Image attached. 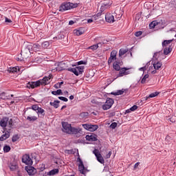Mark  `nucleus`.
<instances>
[{
	"instance_id": "dca6fc26",
	"label": "nucleus",
	"mask_w": 176,
	"mask_h": 176,
	"mask_svg": "<svg viewBox=\"0 0 176 176\" xmlns=\"http://www.w3.org/2000/svg\"><path fill=\"white\" fill-rule=\"evenodd\" d=\"M25 170L30 175H34V174L36 173V169H35L34 166H26Z\"/></svg>"
},
{
	"instance_id": "f03ea898",
	"label": "nucleus",
	"mask_w": 176,
	"mask_h": 176,
	"mask_svg": "<svg viewBox=\"0 0 176 176\" xmlns=\"http://www.w3.org/2000/svg\"><path fill=\"white\" fill-rule=\"evenodd\" d=\"M79 6L78 3L64 2L59 7V12H66V10H71Z\"/></svg>"
},
{
	"instance_id": "f3484780",
	"label": "nucleus",
	"mask_w": 176,
	"mask_h": 176,
	"mask_svg": "<svg viewBox=\"0 0 176 176\" xmlns=\"http://www.w3.org/2000/svg\"><path fill=\"white\" fill-rule=\"evenodd\" d=\"M87 141H89V142H93V141H97V135L93 133L89 135H87L85 136Z\"/></svg>"
},
{
	"instance_id": "a211bd4d",
	"label": "nucleus",
	"mask_w": 176,
	"mask_h": 176,
	"mask_svg": "<svg viewBox=\"0 0 176 176\" xmlns=\"http://www.w3.org/2000/svg\"><path fill=\"white\" fill-rule=\"evenodd\" d=\"M21 69V67L16 66V67L8 68V72L10 74H16L17 72H20Z\"/></svg>"
},
{
	"instance_id": "4c0bfd02",
	"label": "nucleus",
	"mask_w": 176,
	"mask_h": 176,
	"mask_svg": "<svg viewBox=\"0 0 176 176\" xmlns=\"http://www.w3.org/2000/svg\"><path fill=\"white\" fill-rule=\"evenodd\" d=\"M9 96H6L5 93H2L1 94H0V98H1V100H9Z\"/></svg>"
},
{
	"instance_id": "79ce46f5",
	"label": "nucleus",
	"mask_w": 176,
	"mask_h": 176,
	"mask_svg": "<svg viewBox=\"0 0 176 176\" xmlns=\"http://www.w3.org/2000/svg\"><path fill=\"white\" fill-rule=\"evenodd\" d=\"M58 65H61V63H54L55 67L52 69V71H60V68L57 67Z\"/></svg>"
},
{
	"instance_id": "2eb2a0df",
	"label": "nucleus",
	"mask_w": 176,
	"mask_h": 176,
	"mask_svg": "<svg viewBox=\"0 0 176 176\" xmlns=\"http://www.w3.org/2000/svg\"><path fill=\"white\" fill-rule=\"evenodd\" d=\"M9 167L11 170V171H15V170H17L19 168V165L17 164L16 160H13L10 163Z\"/></svg>"
},
{
	"instance_id": "393cba45",
	"label": "nucleus",
	"mask_w": 176,
	"mask_h": 176,
	"mask_svg": "<svg viewBox=\"0 0 176 176\" xmlns=\"http://www.w3.org/2000/svg\"><path fill=\"white\" fill-rule=\"evenodd\" d=\"M99 46H102V44H101V43H99L98 44H96V45L89 47L88 49H91V50H97V49H98Z\"/></svg>"
},
{
	"instance_id": "09e8293b",
	"label": "nucleus",
	"mask_w": 176,
	"mask_h": 176,
	"mask_svg": "<svg viewBox=\"0 0 176 176\" xmlns=\"http://www.w3.org/2000/svg\"><path fill=\"white\" fill-rule=\"evenodd\" d=\"M118 126V124L116 122H113L111 123V124L110 125V127L111 129H116V126Z\"/></svg>"
},
{
	"instance_id": "cd10ccee",
	"label": "nucleus",
	"mask_w": 176,
	"mask_h": 176,
	"mask_svg": "<svg viewBox=\"0 0 176 176\" xmlns=\"http://www.w3.org/2000/svg\"><path fill=\"white\" fill-rule=\"evenodd\" d=\"M173 41H174V39L164 41V42L162 43L163 47H164L165 46H168V45H170V43H171Z\"/></svg>"
},
{
	"instance_id": "052dcab7",
	"label": "nucleus",
	"mask_w": 176,
	"mask_h": 176,
	"mask_svg": "<svg viewBox=\"0 0 176 176\" xmlns=\"http://www.w3.org/2000/svg\"><path fill=\"white\" fill-rule=\"evenodd\" d=\"M6 23H12V20H10L8 18H6Z\"/></svg>"
},
{
	"instance_id": "58836bf2",
	"label": "nucleus",
	"mask_w": 176,
	"mask_h": 176,
	"mask_svg": "<svg viewBox=\"0 0 176 176\" xmlns=\"http://www.w3.org/2000/svg\"><path fill=\"white\" fill-rule=\"evenodd\" d=\"M48 46H50L48 41H45L42 43V47H43V49H47Z\"/></svg>"
},
{
	"instance_id": "864d4df0",
	"label": "nucleus",
	"mask_w": 176,
	"mask_h": 176,
	"mask_svg": "<svg viewBox=\"0 0 176 176\" xmlns=\"http://www.w3.org/2000/svg\"><path fill=\"white\" fill-rule=\"evenodd\" d=\"M146 66H144V67H140V69H139V71H142V72H145V71L146 70Z\"/></svg>"
},
{
	"instance_id": "39448f33",
	"label": "nucleus",
	"mask_w": 176,
	"mask_h": 176,
	"mask_svg": "<svg viewBox=\"0 0 176 176\" xmlns=\"http://www.w3.org/2000/svg\"><path fill=\"white\" fill-rule=\"evenodd\" d=\"M78 166V170L80 171L81 175L80 176H85L86 173H87V168L85 167L83 164V162L80 157L77 158Z\"/></svg>"
},
{
	"instance_id": "a878e982",
	"label": "nucleus",
	"mask_w": 176,
	"mask_h": 176,
	"mask_svg": "<svg viewBox=\"0 0 176 176\" xmlns=\"http://www.w3.org/2000/svg\"><path fill=\"white\" fill-rule=\"evenodd\" d=\"M138 109V106L133 105L132 107H131L129 109H127L126 111V113H130V112H134V111L137 110Z\"/></svg>"
},
{
	"instance_id": "a18cd8bd",
	"label": "nucleus",
	"mask_w": 176,
	"mask_h": 176,
	"mask_svg": "<svg viewBox=\"0 0 176 176\" xmlns=\"http://www.w3.org/2000/svg\"><path fill=\"white\" fill-rule=\"evenodd\" d=\"M59 100H61V101H64L65 102H67L68 101V99L63 96H59Z\"/></svg>"
},
{
	"instance_id": "de8ad7c7",
	"label": "nucleus",
	"mask_w": 176,
	"mask_h": 176,
	"mask_svg": "<svg viewBox=\"0 0 176 176\" xmlns=\"http://www.w3.org/2000/svg\"><path fill=\"white\" fill-rule=\"evenodd\" d=\"M86 64H87V62L86 61L80 60L78 62V65H86Z\"/></svg>"
},
{
	"instance_id": "4be33fe9",
	"label": "nucleus",
	"mask_w": 176,
	"mask_h": 176,
	"mask_svg": "<svg viewBox=\"0 0 176 176\" xmlns=\"http://www.w3.org/2000/svg\"><path fill=\"white\" fill-rule=\"evenodd\" d=\"M80 131H82L80 128H72V126L69 134H78V133H80Z\"/></svg>"
},
{
	"instance_id": "f257e3e1",
	"label": "nucleus",
	"mask_w": 176,
	"mask_h": 176,
	"mask_svg": "<svg viewBox=\"0 0 176 176\" xmlns=\"http://www.w3.org/2000/svg\"><path fill=\"white\" fill-rule=\"evenodd\" d=\"M52 79V75H50L47 77H44L41 80L30 82V87L32 89H35V87H39L41 85L46 86L50 83V80Z\"/></svg>"
},
{
	"instance_id": "bf43d9fd",
	"label": "nucleus",
	"mask_w": 176,
	"mask_h": 176,
	"mask_svg": "<svg viewBox=\"0 0 176 176\" xmlns=\"http://www.w3.org/2000/svg\"><path fill=\"white\" fill-rule=\"evenodd\" d=\"M94 21L93 20L92 18L87 19V23H94Z\"/></svg>"
},
{
	"instance_id": "e2e57ef3",
	"label": "nucleus",
	"mask_w": 176,
	"mask_h": 176,
	"mask_svg": "<svg viewBox=\"0 0 176 176\" xmlns=\"http://www.w3.org/2000/svg\"><path fill=\"white\" fill-rule=\"evenodd\" d=\"M81 116H87V113H82Z\"/></svg>"
},
{
	"instance_id": "b1692460",
	"label": "nucleus",
	"mask_w": 176,
	"mask_h": 176,
	"mask_svg": "<svg viewBox=\"0 0 176 176\" xmlns=\"http://www.w3.org/2000/svg\"><path fill=\"white\" fill-rule=\"evenodd\" d=\"M148 72V74H152V75H155V74H157V72L155 70V67H153V65H151L149 66Z\"/></svg>"
},
{
	"instance_id": "6ab92c4d",
	"label": "nucleus",
	"mask_w": 176,
	"mask_h": 176,
	"mask_svg": "<svg viewBox=\"0 0 176 176\" xmlns=\"http://www.w3.org/2000/svg\"><path fill=\"white\" fill-rule=\"evenodd\" d=\"M8 122H9V118H4L0 121V126L1 127H3V129H5L6 126H8Z\"/></svg>"
},
{
	"instance_id": "c9c22d12",
	"label": "nucleus",
	"mask_w": 176,
	"mask_h": 176,
	"mask_svg": "<svg viewBox=\"0 0 176 176\" xmlns=\"http://www.w3.org/2000/svg\"><path fill=\"white\" fill-rule=\"evenodd\" d=\"M63 93V91L61 89H58L57 91H52V94L54 96H60Z\"/></svg>"
},
{
	"instance_id": "c85d7f7f",
	"label": "nucleus",
	"mask_w": 176,
	"mask_h": 176,
	"mask_svg": "<svg viewBox=\"0 0 176 176\" xmlns=\"http://www.w3.org/2000/svg\"><path fill=\"white\" fill-rule=\"evenodd\" d=\"M159 95V92H154L148 96H146L145 98V100H148V98H153L154 97H156L157 96Z\"/></svg>"
},
{
	"instance_id": "9b49d317",
	"label": "nucleus",
	"mask_w": 176,
	"mask_h": 176,
	"mask_svg": "<svg viewBox=\"0 0 176 176\" xmlns=\"http://www.w3.org/2000/svg\"><path fill=\"white\" fill-rule=\"evenodd\" d=\"M22 162L27 165L32 164V160L30 157V155H24L22 157Z\"/></svg>"
},
{
	"instance_id": "5701e85b",
	"label": "nucleus",
	"mask_w": 176,
	"mask_h": 176,
	"mask_svg": "<svg viewBox=\"0 0 176 176\" xmlns=\"http://www.w3.org/2000/svg\"><path fill=\"white\" fill-rule=\"evenodd\" d=\"M10 137V133L9 131L5 132V134H3L0 137V141H5V140H8Z\"/></svg>"
},
{
	"instance_id": "f8f14e48",
	"label": "nucleus",
	"mask_w": 176,
	"mask_h": 176,
	"mask_svg": "<svg viewBox=\"0 0 176 176\" xmlns=\"http://www.w3.org/2000/svg\"><path fill=\"white\" fill-rule=\"evenodd\" d=\"M111 5H112V3H111L109 0L104 1V3L100 6V12H104V10H105V9H108V8L111 6Z\"/></svg>"
},
{
	"instance_id": "3c124183",
	"label": "nucleus",
	"mask_w": 176,
	"mask_h": 176,
	"mask_svg": "<svg viewBox=\"0 0 176 176\" xmlns=\"http://www.w3.org/2000/svg\"><path fill=\"white\" fill-rule=\"evenodd\" d=\"M135 36H141V35H142V32L140 31V32H136L135 33Z\"/></svg>"
},
{
	"instance_id": "72a5a7b5",
	"label": "nucleus",
	"mask_w": 176,
	"mask_h": 176,
	"mask_svg": "<svg viewBox=\"0 0 176 176\" xmlns=\"http://www.w3.org/2000/svg\"><path fill=\"white\" fill-rule=\"evenodd\" d=\"M171 47H166L164 50V54H165V56H167V54H168L169 53H171Z\"/></svg>"
},
{
	"instance_id": "69168bd1",
	"label": "nucleus",
	"mask_w": 176,
	"mask_h": 176,
	"mask_svg": "<svg viewBox=\"0 0 176 176\" xmlns=\"http://www.w3.org/2000/svg\"><path fill=\"white\" fill-rule=\"evenodd\" d=\"M162 54V52H157L155 54V56H160Z\"/></svg>"
},
{
	"instance_id": "5fc2aeb1",
	"label": "nucleus",
	"mask_w": 176,
	"mask_h": 176,
	"mask_svg": "<svg viewBox=\"0 0 176 176\" xmlns=\"http://www.w3.org/2000/svg\"><path fill=\"white\" fill-rule=\"evenodd\" d=\"M112 155V152H109L108 154L106 155V159H109L111 157V155Z\"/></svg>"
},
{
	"instance_id": "ea45409f",
	"label": "nucleus",
	"mask_w": 176,
	"mask_h": 176,
	"mask_svg": "<svg viewBox=\"0 0 176 176\" xmlns=\"http://www.w3.org/2000/svg\"><path fill=\"white\" fill-rule=\"evenodd\" d=\"M156 25H157V22H156V21H153L149 24L150 28H155V27H156Z\"/></svg>"
},
{
	"instance_id": "338daca9",
	"label": "nucleus",
	"mask_w": 176,
	"mask_h": 176,
	"mask_svg": "<svg viewBox=\"0 0 176 176\" xmlns=\"http://www.w3.org/2000/svg\"><path fill=\"white\" fill-rule=\"evenodd\" d=\"M16 60H17V61H22L23 60V59L20 58H16Z\"/></svg>"
},
{
	"instance_id": "20e7f679",
	"label": "nucleus",
	"mask_w": 176,
	"mask_h": 176,
	"mask_svg": "<svg viewBox=\"0 0 176 176\" xmlns=\"http://www.w3.org/2000/svg\"><path fill=\"white\" fill-rule=\"evenodd\" d=\"M115 19L116 20H120L122 19V14H118V11H116L114 12V15L109 13L107 14L105 16V19L107 23H114L115 22Z\"/></svg>"
},
{
	"instance_id": "412c9836",
	"label": "nucleus",
	"mask_w": 176,
	"mask_h": 176,
	"mask_svg": "<svg viewBox=\"0 0 176 176\" xmlns=\"http://www.w3.org/2000/svg\"><path fill=\"white\" fill-rule=\"evenodd\" d=\"M74 35L80 36V35H83L85 34V30L82 28H79L74 30Z\"/></svg>"
},
{
	"instance_id": "2f4dec72",
	"label": "nucleus",
	"mask_w": 176,
	"mask_h": 176,
	"mask_svg": "<svg viewBox=\"0 0 176 176\" xmlns=\"http://www.w3.org/2000/svg\"><path fill=\"white\" fill-rule=\"evenodd\" d=\"M56 174H58V169L57 168L50 170L48 173V175H56Z\"/></svg>"
},
{
	"instance_id": "6e6d98bb",
	"label": "nucleus",
	"mask_w": 176,
	"mask_h": 176,
	"mask_svg": "<svg viewBox=\"0 0 176 176\" xmlns=\"http://www.w3.org/2000/svg\"><path fill=\"white\" fill-rule=\"evenodd\" d=\"M141 19V14H138L135 16V20H140Z\"/></svg>"
},
{
	"instance_id": "37998d69",
	"label": "nucleus",
	"mask_w": 176,
	"mask_h": 176,
	"mask_svg": "<svg viewBox=\"0 0 176 176\" xmlns=\"http://www.w3.org/2000/svg\"><path fill=\"white\" fill-rule=\"evenodd\" d=\"M3 151H4V152H6V153H7L8 152H10V146H8V145L4 146V147H3Z\"/></svg>"
},
{
	"instance_id": "6e6552de",
	"label": "nucleus",
	"mask_w": 176,
	"mask_h": 176,
	"mask_svg": "<svg viewBox=\"0 0 176 176\" xmlns=\"http://www.w3.org/2000/svg\"><path fill=\"white\" fill-rule=\"evenodd\" d=\"M62 131L63 133H67V134H69L71 133V129L72 126L71 124H69L68 122H62Z\"/></svg>"
},
{
	"instance_id": "c03bdc74",
	"label": "nucleus",
	"mask_w": 176,
	"mask_h": 176,
	"mask_svg": "<svg viewBox=\"0 0 176 176\" xmlns=\"http://www.w3.org/2000/svg\"><path fill=\"white\" fill-rule=\"evenodd\" d=\"M148 78H149V75L148 74L144 75V76L142 79V83H145V82H146V79H148Z\"/></svg>"
},
{
	"instance_id": "0e129e2a",
	"label": "nucleus",
	"mask_w": 176,
	"mask_h": 176,
	"mask_svg": "<svg viewBox=\"0 0 176 176\" xmlns=\"http://www.w3.org/2000/svg\"><path fill=\"white\" fill-rule=\"evenodd\" d=\"M170 122H171V123H174V122H175V120L170 118L169 119Z\"/></svg>"
},
{
	"instance_id": "423d86ee",
	"label": "nucleus",
	"mask_w": 176,
	"mask_h": 176,
	"mask_svg": "<svg viewBox=\"0 0 176 176\" xmlns=\"http://www.w3.org/2000/svg\"><path fill=\"white\" fill-rule=\"evenodd\" d=\"M84 69L85 66H77L76 67L69 68L67 69V71L73 72V74H74V75H76V76H79V75L83 73Z\"/></svg>"
},
{
	"instance_id": "4d7b16f0",
	"label": "nucleus",
	"mask_w": 176,
	"mask_h": 176,
	"mask_svg": "<svg viewBox=\"0 0 176 176\" xmlns=\"http://www.w3.org/2000/svg\"><path fill=\"white\" fill-rule=\"evenodd\" d=\"M54 87L55 89H59V87H60V84H58V83L55 84Z\"/></svg>"
},
{
	"instance_id": "7ed1b4c3",
	"label": "nucleus",
	"mask_w": 176,
	"mask_h": 176,
	"mask_svg": "<svg viewBox=\"0 0 176 176\" xmlns=\"http://www.w3.org/2000/svg\"><path fill=\"white\" fill-rule=\"evenodd\" d=\"M41 50V45L38 44L30 43L27 45L26 48L21 51L22 54L26 53V54H30L32 52H39Z\"/></svg>"
},
{
	"instance_id": "473e14b6",
	"label": "nucleus",
	"mask_w": 176,
	"mask_h": 176,
	"mask_svg": "<svg viewBox=\"0 0 176 176\" xmlns=\"http://www.w3.org/2000/svg\"><path fill=\"white\" fill-rule=\"evenodd\" d=\"M38 117L34 116H28L27 120H29V122H35V120H37Z\"/></svg>"
},
{
	"instance_id": "774afa93",
	"label": "nucleus",
	"mask_w": 176,
	"mask_h": 176,
	"mask_svg": "<svg viewBox=\"0 0 176 176\" xmlns=\"http://www.w3.org/2000/svg\"><path fill=\"white\" fill-rule=\"evenodd\" d=\"M69 100H74V96H72V95L70 96H69Z\"/></svg>"
},
{
	"instance_id": "0eeeda50",
	"label": "nucleus",
	"mask_w": 176,
	"mask_h": 176,
	"mask_svg": "<svg viewBox=\"0 0 176 176\" xmlns=\"http://www.w3.org/2000/svg\"><path fill=\"white\" fill-rule=\"evenodd\" d=\"M94 155H95L96 160L100 163L101 164H104L105 163V160H104V157L101 155L100 151L97 148H95L93 151Z\"/></svg>"
},
{
	"instance_id": "aec40b11",
	"label": "nucleus",
	"mask_w": 176,
	"mask_h": 176,
	"mask_svg": "<svg viewBox=\"0 0 176 176\" xmlns=\"http://www.w3.org/2000/svg\"><path fill=\"white\" fill-rule=\"evenodd\" d=\"M162 65H163L162 64L161 62H159V61L154 62L153 63V66L155 70L157 71H157H159V69H160L162 68Z\"/></svg>"
},
{
	"instance_id": "c756f323",
	"label": "nucleus",
	"mask_w": 176,
	"mask_h": 176,
	"mask_svg": "<svg viewBox=\"0 0 176 176\" xmlns=\"http://www.w3.org/2000/svg\"><path fill=\"white\" fill-rule=\"evenodd\" d=\"M58 104H60V101L58 100H54V102H50V105H52L54 108H58Z\"/></svg>"
},
{
	"instance_id": "9d476101",
	"label": "nucleus",
	"mask_w": 176,
	"mask_h": 176,
	"mask_svg": "<svg viewBox=\"0 0 176 176\" xmlns=\"http://www.w3.org/2000/svg\"><path fill=\"white\" fill-rule=\"evenodd\" d=\"M82 127L85 130H87L88 131H96V130H97L98 129V125L84 124H82Z\"/></svg>"
},
{
	"instance_id": "bb28decb",
	"label": "nucleus",
	"mask_w": 176,
	"mask_h": 176,
	"mask_svg": "<svg viewBox=\"0 0 176 176\" xmlns=\"http://www.w3.org/2000/svg\"><path fill=\"white\" fill-rule=\"evenodd\" d=\"M113 68L116 71H120V66L119 65V63L115 62V63L113 64Z\"/></svg>"
},
{
	"instance_id": "4468645a",
	"label": "nucleus",
	"mask_w": 176,
	"mask_h": 176,
	"mask_svg": "<svg viewBox=\"0 0 176 176\" xmlns=\"http://www.w3.org/2000/svg\"><path fill=\"white\" fill-rule=\"evenodd\" d=\"M117 52L116 50H113L111 52V54H110V57L108 60V64L109 65H111V63L113 62V61H115V60H116V54H117Z\"/></svg>"
},
{
	"instance_id": "a19ab883",
	"label": "nucleus",
	"mask_w": 176,
	"mask_h": 176,
	"mask_svg": "<svg viewBox=\"0 0 176 176\" xmlns=\"http://www.w3.org/2000/svg\"><path fill=\"white\" fill-rule=\"evenodd\" d=\"M37 113H41V115H45V110L41 107H38L37 110Z\"/></svg>"
},
{
	"instance_id": "49530a36",
	"label": "nucleus",
	"mask_w": 176,
	"mask_h": 176,
	"mask_svg": "<svg viewBox=\"0 0 176 176\" xmlns=\"http://www.w3.org/2000/svg\"><path fill=\"white\" fill-rule=\"evenodd\" d=\"M38 109H39V106H38V104H34L32 107V109H33V111H38Z\"/></svg>"
},
{
	"instance_id": "ddd939ff",
	"label": "nucleus",
	"mask_w": 176,
	"mask_h": 176,
	"mask_svg": "<svg viewBox=\"0 0 176 176\" xmlns=\"http://www.w3.org/2000/svg\"><path fill=\"white\" fill-rule=\"evenodd\" d=\"M129 74H130V72H129V69L123 67L120 69V72L117 77L121 78L122 76H124V75H129Z\"/></svg>"
},
{
	"instance_id": "1a4fd4ad",
	"label": "nucleus",
	"mask_w": 176,
	"mask_h": 176,
	"mask_svg": "<svg viewBox=\"0 0 176 176\" xmlns=\"http://www.w3.org/2000/svg\"><path fill=\"white\" fill-rule=\"evenodd\" d=\"M112 105H113V100L112 98H107L104 104L102 105V109L107 111L111 108Z\"/></svg>"
},
{
	"instance_id": "7c9ffc66",
	"label": "nucleus",
	"mask_w": 176,
	"mask_h": 176,
	"mask_svg": "<svg viewBox=\"0 0 176 176\" xmlns=\"http://www.w3.org/2000/svg\"><path fill=\"white\" fill-rule=\"evenodd\" d=\"M126 52H129V50H127V49H120V52H119L120 57H122V56H124V54H126Z\"/></svg>"
},
{
	"instance_id": "8fccbe9b",
	"label": "nucleus",
	"mask_w": 176,
	"mask_h": 176,
	"mask_svg": "<svg viewBox=\"0 0 176 176\" xmlns=\"http://www.w3.org/2000/svg\"><path fill=\"white\" fill-rule=\"evenodd\" d=\"M8 123L10 125V127H12V126H13V120L12 119L8 120Z\"/></svg>"
},
{
	"instance_id": "f704fd0d",
	"label": "nucleus",
	"mask_w": 176,
	"mask_h": 176,
	"mask_svg": "<svg viewBox=\"0 0 176 176\" xmlns=\"http://www.w3.org/2000/svg\"><path fill=\"white\" fill-rule=\"evenodd\" d=\"M124 93V90H118L116 92L113 93L112 92L111 94H113L114 96H122Z\"/></svg>"
},
{
	"instance_id": "680f3d73",
	"label": "nucleus",
	"mask_w": 176,
	"mask_h": 176,
	"mask_svg": "<svg viewBox=\"0 0 176 176\" xmlns=\"http://www.w3.org/2000/svg\"><path fill=\"white\" fill-rule=\"evenodd\" d=\"M74 23H75V22H74V21H70L69 22V25H73V24H74Z\"/></svg>"
},
{
	"instance_id": "13d9d810",
	"label": "nucleus",
	"mask_w": 176,
	"mask_h": 176,
	"mask_svg": "<svg viewBox=\"0 0 176 176\" xmlns=\"http://www.w3.org/2000/svg\"><path fill=\"white\" fill-rule=\"evenodd\" d=\"M17 141V136H13L12 137V142H16Z\"/></svg>"
},
{
	"instance_id": "603ef678",
	"label": "nucleus",
	"mask_w": 176,
	"mask_h": 176,
	"mask_svg": "<svg viewBox=\"0 0 176 176\" xmlns=\"http://www.w3.org/2000/svg\"><path fill=\"white\" fill-rule=\"evenodd\" d=\"M138 166H140V162L135 163L133 166V170H137V168H138Z\"/></svg>"
},
{
	"instance_id": "e433bc0d",
	"label": "nucleus",
	"mask_w": 176,
	"mask_h": 176,
	"mask_svg": "<svg viewBox=\"0 0 176 176\" xmlns=\"http://www.w3.org/2000/svg\"><path fill=\"white\" fill-rule=\"evenodd\" d=\"M100 16H101V13H98L96 15H94L93 16H91L92 18V20L94 21H96V20H98V19L100 18Z\"/></svg>"
}]
</instances>
